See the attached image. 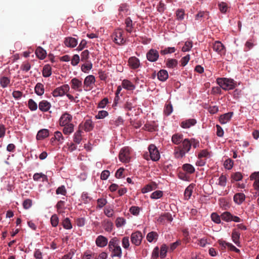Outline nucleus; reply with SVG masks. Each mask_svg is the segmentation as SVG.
<instances>
[{"mask_svg": "<svg viewBox=\"0 0 259 259\" xmlns=\"http://www.w3.org/2000/svg\"><path fill=\"white\" fill-rule=\"evenodd\" d=\"M123 121V119L121 117H118L116 118L111 119L109 121V124L111 125V128H116L122 124Z\"/></svg>", "mask_w": 259, "mask_h": 259, "instance_id": "24", "label": "nucleus"}, {"mask_svg": "<svg viewBox=\"0 0 259 259\" xmlns=\"http://www.w3.org/2000/svg\"><path fill=\"white\" fill-rule=\"evenodd\" d=\"M211 218L213 222L217 224H220L221 223V218L217 213L213 212L211 214Z\"/></svg>", "mask_w": 259, "mask_h": 259, "instance_id": "62", "label": "nucleus"}, {"mask_svg": "<svg viewBox=\"0 0 259 259\" xmlns=\"http://www.w3.org/2000/svg\"><path fill=\"white\" fill-rule=\"evenodd\" d=\"M128 63L131 68L136 69L138 68L140 65L139 60L136 57H131L129 58Z\"/></svg>", "mask_w": 259, "mask_h": 259, "instance_id": "16", "label": "nucleus"}, {"mask_svg": "<svg viewBox=\"0 0 259 259\" xmlns=\"http://www.w3.org/2000/svg\"><path fill=\"white\" fill-rule=\"evenodd\" d=\"M166 65L168 68H174L177 66L178 61L175 59H168Z\"/></svg>", "mask_w": 259, "mask_h": 259, "instance_id": "38", "label": "nucleus"}, {"mask_svg": "<svg viewBox=\"0 0 259 259\" xmlns=\"http://www.w3.org/2000/svg\"><path fill=\"white\" fill-rule=\"evenodd\" d=\"M173 220L171 214L169 212H165L161 214L157 219V221L160 223H164L165 221L171 222Z\"/></svg>", "mask_w": 259, "mask_h": 259, "instance_id": "15", "label": "nucleus"}, {"mask_svg": "<svg viewBox=\"0 0 259 259\" xmlns=\"http://www.w3.org/2000/svg\"><path fill=\"white\" fill-rule=\"evenodd\" d=\"M52 74L51 67L49 65H46L42 70V75L44 77H48Z\"/></svg>", "mask_w": 259, "mask_h": 259, "instance_id": "37", "label": "nucleus"}, {"mask_svg": "<svg viewBox=\"0 0 259 259\" xmlns=\"http://www.w3.org/2000/svg\"><path fill=\"white\" fill-rule=\"evenodd\" d=\"M28 106L29 109L31 111H35L37 108V105L35 102V101L32 99H30L28 101Z\"/></svg>", "mask_w": 259, "mask_h": 259, "instance_id": "43", "label": "nucleus"}, {"mask_svg": "<svg viewBox=\"0 0 259 259\" xmlns=\"http://www.w3.org/2000/svg\"><path fill=\"white\" fill-rule=\"evenodd\" d=\"M140 209V207L138 206H132L130 208V211L132 214L134 215H138L139 214Z\"/></svg>", "mask_w": 259, "mask_h": 259, "instance_id": "61", "label": "nucleus"}, {"mask_svg": "<svg viewBox=\"0 0 259 259\" xmlns=\"http://www.w3.org/2000/svg\"><path fill=\"white\" fill-rule=\"evenodd\" d=\"M49 135V131L47 129H42L38 131L36 135V139L38 140L44 139Z\"/></svg>", "mask_w": 259, "mask_h": 259, "instance_id": "25", "label": "nucleus"}, {"mask_svg": "<svg viewBox=\"0 0 259 259\" xmlns=\"http://www.w3.org/2000/svg\"><path fill=\"white\" fill-rule=\"evenodd\" d=\"M119 159L122 162H128L130 159V149L126 147L122 148L119 154Z\"/></svg>", "mask_w": 259, "mask_h": 259, "instance_id": "8", "label": "nucleus"}, {"mask_svg": "<svg viewBox=\"0 0 259 259\" xmlns=\"http://www.w3.org/2000/svg\"><path fill=\"white\" fill-rule=\"evenodd\" d=\"M112 37L114 42L117 45H124L125 42V39L123 37V31L121 29L116 30Z\"/></svg>", "mask_w": 259, "mask_h": 259, "instance_id": "4", "label": "nucleus"}, {"mask_svg": "<svg viewBox=\"0 0 259 259\" xmlns=\"http://www.w3.org/2000/svg\"><path fill=\"white\" fill-rule=\"evenodd\" d=\"M239 238L240 233L236 231H233L232 234V238L233 242L237 245L239 243Z\"/></svg>", "mask_w": 259, "mask_h": 259, "instance_id": "44", "label": "nucleus"}, {"mask_svg": "<svg viewBox=\"0 0 259 259\" xmlns=\"http://www.w3.org/2000/svg\"><path fill=\"white\" fill-rule=\"evenodd\" d=\"M212 48L214 51L217 52L221 56L225 54L226 50L225 46L220 41H215L213 44Z\"/></svg>", "mask_w": 259, "mask_h": 259, "instance_id": "12", "label": "nucleus"}, {"mask_svg": "<svg viewBox=\"0 0 259 259\" xmlns=\"http://www.w3.org/2000/svg\"><path fill=\"white\" fill-rule=\"evenodd\" d=\"M122 87L127 90H133L135 88L134 84L129 80L124 79L122 82Z\"/></svg>", "mask_w": 259, "mask_h": 259, "instance_id": "28", "label": "nucleus"}, {"mask_svg": "<svg viewBox=\"0 0 259 259\" xmlns=\"http://www.w3.org/2000/svg\"><path fill=\"white\" fill-rule=\"evenodd\" d=\"M183 135L182 134H175L171 137L172 142L176 145H179L183 142Z\"/></svg>", "mask_w": 259, "mask_h": 259, "instance_id": "20", "label": "nucleus"}, {"mask_svg": "<svg viewBox=\"0 0 259 259\" xmlns=\"http://www.w3.org/2000/svg\"><path fill=\"white\" fill-rule=\"evenodd\" d=\"M82 129L81 128V124L78 126V130L73 135V141L76 144H80L82 140Z\"/></svg>", "mask_w": 259, "mask_h": 259, "instance_id": "18", "label": "nucleus"}, {"mask_svg": "<svg viewBox=\"0 0 259 259\" xmlns=\"http://www.w3.org/2000/svg\"><path fill=\"white\" fill-rule=\"evenodd\" d=\"M194 187V185L193 184H191L186 188L184 192V197L186 199L188 200L190 199L192 195Z\"/></svg>", "mask_w": 259, "mask_h": 259, "instance_id": "29", "label": "nucleus"}, {"mask_svg": "<svg viewBox=\"0 0 259 259\" xmlns=\"http://www.w3.org/2000/svg\"><path fill=\"white\" fill-rule=\"evenodd\" d=\"M182 169L187 173L189 174H193L195 172V168L194 166L189 163H186L183 165Z\"/></svg>", "mask_w": 259, "mask_h": 259, "instance_id": "33", "label": "nucleus"}, {"mask_svg": "<svg viewBox=\"0 0 259 259\" xmlns=\"http://www.w3.org/2000/svg\"><path fill=\"white\" fill-rule=\"evenodd\" d=\"M62 225L66 229H71L72 228V224L69 218H65L62 222Z\"/></svg>", "mask_w": 259, "mask_h": 259, "instance_id": "46", "label": "nucleus"}, {"mask_svg": "<svg viewBox=\"0 0 259 259\" xmlns=\"http://www.w3.org/2000/svg\"><path fill=\"white\" fill-rule=\"evenodd\" d=\"M33 180L35 181H40L41 179H42V181H47L48 180L47 176L40 172V173H35L33 176Z\"/></svg>", "mask_w": 259, "mask_h": 259, "instance_id": "32", "label": "nucleus"}, {"mask_svg": "<svg viewBox=\"0 0 259 259\" xmlns=\"http://www.w3.org/2000/svg\"><path fill=\"white\" fill-rule=\"evenodd\" d=\"M94 128V124L91 119H87L83 124V129L86 132H90Z\"/></svg>", "mask_w": 259, "mask_h": 259, "instance_id": "35", "label": "nucleus"}, {"mask_svg": "<svg viewBox=\"0 0 259 259\" xmlns=\"http://www.w3.org/2000/svg\"><path fill=\"white\" fill-rule=\"evenodd\" d=\"M245 196L242 193H238L234 195V201L237 204H241L245 200Z\"/></svg>", "mask_w": 259, "mask_h": 259, "instance_id": "23", "label": "nucleus"}, {"mask_svg": "<svg viewBox=\"0 0 259 259\" xmlns=\"http://www.w3.org/2000/svg\"><path fill=\"white\" fill-rule=\"evenodd\" d=\"M185 12L182 9H178L176 12V16L177 19L179 20H182L184 18Z\"/></svg>", "mask_w": 259, "mask_h": 259, "instance_id": "59", "label": "nucleus"}, {"mask_svg": "<svg viewBox=\"0 0 259 259\" xmlns=\"http://www.w3.org/2000/svg\"><path fill=\"white\" fill-rule=\"evenodd\" d=\"M148 150L149 152V156L150 159L154 161L158 160L160 158L159 152L156 148V147L153 145L151 144L148 147Z\"/></svg>", "mask_w": 259, "mask_h": 259, "instance_id": "6", "label": "nucleus"}, {"mask_svg": "<svg viewBox=\"0 0 259 259\" xmlns=\"http://www.w3.org/2000/svg\"><path fill=\"white\" fill-rule=\"evenodd\" d=\"M72 116L69 113L66 112L64 113L59 119V125L60 126H65L67 124H71L72 120Z\"/></svg>", "mask_w": 259, "mask_h": 259, "instance_id": "9", "label": "nucleus"}, {"mask_svg": "<svg viewBox=\"0 0 259 259\" xmlns=\"http://www.w3.org/2000/svg\"><path fill=\"white\" fill-rule=\"evenodd\" d=\"M168 77V74L166 70L162 69L157 73L158 79L162 81H165Z\"/></svg>", "mask_w": 259, "mask_h": 259, "instance_id": "27", "label": "nucleus"}, {"mask_svg": "<svg viewBox=\"0 0 259 259\" xmlns=\"http://www.w3.org/2000/svg\"><path fill=\"white\" fill-rule=\"evenodd\" d=\"M108 115V113L105 110L100 111L98 114L96 115V118L97 119H103L105 117L107 116Z\"/></svg>", "mask_w": 259, "mask_h": 259, "instance_id": "64", "label": "nucleus"}, {"mask_svg": "<svg viewBox=\"0 0 259 259\" xmlns=\"http://www.w3.org/2000/svg\"><path fill=\"white\" fill-rule=\"evenodd\" d=\"M70 84L71 87L72 89L79 92H81L82 91V83L81 80L74 77L71 80Z\"/></svg>", "mask_w": 259, "mask_h": 259, "instance_id": "11", "label": "nucleus"}, {"mask_svg": "<svg viewBox=\"0 0 259 259\" xmlns=\"http://www.w3.org/2000/svg\"><path fill=\"white\" fill-rule=\"evenodd\" d=\"M125 224V220L123 218L118 217L115 221V225L117 228L123 226Z\"/></svg>", "mask_w": 259, "mask_h": 259, "instance_id": "52", "label": "nucleus"}, {"mask_svg": "<svg viewBox=\"0 0 259 259\" xmlns=\"http://www.w3.org/2000/svg\"><path fill=\"white\" fill-rule=\"evenodd\" d=\"M158 234L155 232H151L147 235V239L149 242H152L154 239H157Z\"/></svg>", "mask_w": 259, "mask_h": 259, "instance_id": "42", "label": "nucleus"}, {"mask_svg": "<svg viewBox=\"0 0 259 259\" xmlns=\"http://www.w3.org/2000/svg\"><path fill=\"white\" fill-rule=\"evenodd\" d=\"M227 178L225 175H222L219 179L218 184L221 186L225 187L226 185Z\"/></svg>", "mask_w": 259, "mask_h": 259, "instance_id": "60", "label": "nucleus"}, {"mask_svg": "<svg viewBox=\"0 0 259 259\" xmlns=\"http://www.w3.org/2000/svg\"><path fill=\"white\" fill-rule=\"evenodd\" d=\"M142 238V233L140 231H136L131 234V242L136 246H139L141 244Z\"/></svg>", "mask_w": 259, "mask_h": 259, "instance_id": "10", "label": "nucleus"}, {"mask_svg": "<svg viewBox=\"0 0 259 259\" xmlns=\"http://www.w3.org/2000/svg\"><path fill=\"white\" fill-rule=\"evenodd\" d=\"M167 247L165 244H163L160 247V256L163 258L166 255Z\"/></svg>", "mask_w": 259, "mask_h": 259, "instance_id": "53", "label": "nucleus"}, {"mask_svg": "<svg viewBox=\"0 0 259 259\" xmlns=\"http://www.w3.org/2000/svg\"><path fill=\"white\" fill-rule=\"evenodd\" d=\"M217 82L222 89L226 91L234 89L236 85V82L231 78H218Z\"/></svg>", "mask_w": 259, "mask_h": 259, "instance_id": "3", "label": "nucleus"}, {"mask_svg": "<svg viewBox=\"0 0 259 259\" xmlns=\"http://www.w3.org/2000/svg\"><path fill=\"white\" fill-rule=\"evenodd\" d=\"M157 188V184L154 182H152L146 185L142 189V192L146 193L149 191H151Z\"/></svg>", "mask_w": 259, "mask_h": 259, "instance_id": "26", "label": "nucleus"}, {"mask_svg": "<svg viewBox=\"0 0 259 259\" xmlns=\"http://www.w3.org/2000/svg\"><path fill=\"white\" fill-rule=\"evenodd\" d=\"M208 17V13L207 12H199L195 16V19L198 20H200V18H206Z\"/></svg>", "mask_w": 259, "mask_h": 259, "instance_id": "54", "label": "nucleus"}, {"mask_svg": "<svg viewBox=\"0 0 259 259\" xmlns=\"http://www.w3.org/2000/svg\"><path fill=\"white\" fill-rule=\"evenodd\" d=\"M69 89L68 84H64L55 89L52 93V95L54 97L62 96L69 91Z\"/></svg>", "mask_w": 259, "mask_h": 259, "instance_id": "7", "label": "nucleus"}, {"mask_svg": "<svg viewBox=\"0 0 259 259\" xmlns=\"http://www.w3.org/2000/svg\"><path fill=\"white\" fill-rule=\"evenodd\" d=\"M96 81L95 77L93 75L87 76L83 81L84 90L85 91H90L93 88V85Z\"/></svg>", "mask_w": 259, "mask_h": 259, "instance_id": "5", "label": "nucleus"}, {"mask_svg": "<svg viewBox=\"0 0 259 259\" xmlns=\"http://www.w3.org/2000/svg\"><path fill=\"white\" fill-rule=\"evenodd\" d=\"M51 105V104L46 100H42L39 102L38 107L40 110L42 112L48 111Z\"/></svg>", "mask_w": 259, "mask_h": 259, "instance_id": "22", "label": "nucleus"}, {"mask_svg": "<svg viewBox=\"0 0 259 259\" xmlns=\"http://www.w3.org/2000/svg\"><path fill=\"white\" fill-rule=\"evenodd\" d=\"M196 123V120L195 119H189L183 121L181 123V126L184 128H188Z\"/></svg>", "mask_w": 259, "mask_h": 259, "instance_id": "21", "label": "nucleus"}, {"mask_svg": "<svg viewBox=\"0 0 259 259\" xmlns=\"http://www.w3.org/2000/svg\"><path fill=\"white\" fill-rule=\"evenodd\" d=\"M233 115V112H230L223 115H221L219 118V121L221 124H225L230 120L232 116Z\"/></svg>", "mask_w": 259, "mask_h": 259, "instance_id": "19", "label": "nucleus"}, {"mask_svg": "<svg viewBox=\"0 0 259 259\" xmlns=\"http://www.w3.org/2000/svg\"><path fill=\"white\" fill-rule=\"evenodd\" d=\"M20 68L22 71L27 72L30 69L31 65L29 62H25L21 65Z\"/></svg>", "mask_w": 259, "mask_h": 259, "instance_id": "57", "label": "nucleus"}, {"mask_svg": "<svg viewBox=\"0 0 259 259\" xmlns=\"http://www.w3.org/2000/svg\"><path fill=\"white\" fill-rule=\"evenodd\" d=\"M64 127L63 129V133L64 135H69L74 131V125L73 123L67 124Z\"/></svg>", "mask_w": 259, "mask_h": 259, "instance_id": "31", "label": "nucleus"}, {"mask_svg": "<svg viewBox=\"0 0 259 259\" xmlns=\"http://www.w3.org/2000/svg\"><path fill=\"white\" fill-rule=\"evenodd\" d=\"M35 54L39 59L42 60L46 57L47 53L41 47H38L36 49Z\"/></svg>", "mask_w": 259, "mask_h": 259, "instance_id": "30", "label": "nucleus"}, {"mask_svg": "<svg viewBox=\"0 0 259 259\" xmlns=\"http://www.w3.org/2000/svg\"><path fill=\"white\" fill-rule=\"evenodd\" d=\"M105 230L107 232H110L113 229V223L109 220H105L103 222Z\"/></svg>", "mask_w": 259, "mask_h": 259, "instance_id": "39", "label": "nucleus"}, {"mask_svg": "<svg viewBox=\"0 0 259 259\" xmlns=\"http://www.w3.org/2000/svg\"><path fill=\"white\" fill-rule=\"evenodd\" d=\"M59 222L58 217L56 214H54L51 218V223L53 227H56Z\"/></svg>", "mask_w": 259, "mask_h": 259, "instance_id": "63", "label": "nucleus"}, {"mask_svg": "<svg viewBox=\"0 0 259 259\" xmlns=\"http://www.w3.org/2000/svg\"><path fill=\"white\" fill-rule=\"evenodd\" d=\"M221 217L223 220L227 222L231 221L232 219V214L228 211L223 212Z\"/></svg>", "mask_w": 259, "mask_h": 259, "instance_id": "41", "label": "nucleus"}, {"mask_svg": "<svg viewBox=\"0 0 259 259\" xmlns=\"http://www.w3.org/2000/svg\"><path fill=\"white\" fill-rule=\"evenodd\" d=\"M192 146L194 148L198 147L199 142L194 138L184 139L181 145L175 148V157L177 158H183L190 151Z\"/></svg>", "mask_w": 259, "mask_h": 259, "instance_id": "1", "label": "nucleus"}, {"mask_svg": "<svg viewBox=\"0 0 259 259\" xmlns=\"http://www.w3.org/2000/svg\"><path fill=\"white\" fill-rule=\"evenodd\" d=\"M163 196V192L160 190H157L153 192L150 196V198L153 199H157L161 198Z\"/></svg>", "mask_w": 259, "mask_h": 259, "instance_id": "47", "label": "nucleus"}, {"mask_svg": "<svg viewBox=\"0 0 259 259\" xmlns=\"http://www.w3.org/2000/svg\"><path fill=\"white\" fill-rule=\"evenodd\" d=\"M90 52L88 50L83 51L81 54V61L84 62H87L89 58Z\"/></svg>", "mask_w": 259, "mask_h": 259, "instance_id": "45", "label": "nucleus"}, {"mask_svg": "<svg viewBox=\"0 0 259 259\" xmlns=\"http://www.w3.org/2000/svg\"><path fill=\"white\" fill-rule=\"evenodd\" d=\"M81 199L84 203H88L92 200V198L89 196L88 193L83 192L81 196Z\"/></svg>", "mask_w": 259, "mask_h": 259, "instance_id": "56", "label": "nucleus"}, {"mask_svg": "<svg viewBox=\"0 0 259 259\" xmlns=\"http://www.w3.org/2000/svg\"><path fill=\"white\" fill-rule=\"evenodd\" d=\"M176 51V49L175 47H168L164 50H162L160 51V53L162 55H166L167 54H170L172 53H174Z\"/></svg>", "mask_w": 259, "mask_h": 259, "instance_id": "51", "label": "nucleus"}, {"mask_svg": "<svg viewBox=\"0 0 259 259\" xmlns=\"http://www.w3.org/2000/svg\"><path fill=\"white\" fill-rule=\"evenodd\" d=\"M107 203V201L104 198H99L97 200V207L99 208H102Z\"/></svg>", "mask_w": 259, "mask_h": 259, "instance_id": "58", "label": "nucleus"}, {"mask_svg": "<svg viewBox=\"0 0 259 259\" xmlns=\"http://www.w3.org/2000/svg\"><path fill=\"white\" fill-rule=\"evenodd\" d=\"M54 139L57 140L60 143H63L64 140L62 133L59 131H57L55 133Z\"/></svg>", "mask_w": 259, "mask_h": 259, "instance_id": "48", "label": "nucleus"}, {"mask_svg": "<svg viewBox=\"0 0 259 259\" xmlns=\"http://www.w3.org/2000/svg\"><path fill=\"white\" fill-rule=\"evenodd\" d=\"M173 108L171 104L169 103L166 104L164 109V113L166 116H169L172 112Z\"/></svg>", "mask_w": 259, "mask_h": 259, "instance_id": "40", "label": "nucleus"}, {"mask_svg": "<svg viewBox=\"0 0 259 259\" xmlns=\"http://www.w3.org/2000/svg\"><path fill=\"white\" fill-rule=\"evenodd\" d=\"M35 93L38 96H41L44 93V86L41 83H37L34 88Z\"/></svg>", "mask_w": 259, "mask_h": 259, "instance_id": "34", "label": "nucleus"}, {"mask_svg": "<svg viewBox=\"0 0 259 259\" xmlns=\"http://www.w3.org/2000/svg\"><path fill=\"white\" fill-rule=\"evenodd\" d=\"M10 83V78L6 76H3L0 78V84L3 88H7Z\"/></svg>", "mask_w": 259, "mask_h": 259, "instance_id": "36", "label": "nucleus"}, {"mask_svg": "<svg viewBox=\"0 0 259 259\" xmlns=\"http://www.w3.org/2000/svg\"><path fill=\"white\" fill-rule=\"evenodd\" d=\"M77 40L72 37H66L64 40L65 45L69 48H74L77 46Z\"/></svg>", "mask_w": 259, "mask_h": 259, "instance_id": "17", "label": "nucleus"}, {"mask_svg": "<svg viewBox=\"0 0 259 259\" xmlns=\"http://www.w3.org/2000/svg\"><path fill=\"white\" fill-rule=\"evenodd\" d=\"M224 165L225 168L231 169L233 166V161L232 159L228 158L225 161Z\"/></svg>", "mask_w": 259, "mask_h": 259, "instance_id": "55", "label": "nucleus"}, {"mask_svg": "<svg viewBox=\"0 0 259 259\" xmlns=\"http://www.w3.org/2000/svg\"><path fill=\"white\" fill-rule=\"evenodd\" d=\"M96 244L98 247H104L108 244V239L103 235H99L96 239Z\"/></svg>", "mask_w": 259, "mask_h": 259, "instance_id": "14", "label": "nucleus"}, {"mask_svg": "<svg viewBox=\"0 0 259 259\" xmlns=\"http://www.w3.org/2000/svg\"><path fill=\"white\" fill-rule=\"evenodd\" d=\"M56 193L58 195L61 194L62 195L65 196L67 194V191L65 186L64 185H62L57 189Z\"/></svg>", "mask_w": 259, "mask_h": 259, "instance_id": "50", "label": "nucleus"}, {"mask_svg": "<svg viewBox=\"0 0 259 259\" xmlns=\"http://www.w3.org/2000/svg\"><path fill=\"white\" fill-rule=\"evenodd\" d=\"M120 241L117 237L112 238L108 244L109 250L112 252L111 256H117L119 258L122 255V250L119 245Z\"/></svg>", "mask_w": 259, "mask_h": 259, "instance_id": "2", "label": "nucleus"}, {"mask_svg": "<svg viewBox=\"0 0 259 259\" xmlns=\"http://www.w3.org/2000/svg\"><path fill=\"white\" fill-rule=\"evenodd\" d=\"M192 41H187L185 43V45L183 47L182 49V51L183 52H188L190 50V49L192 47Z\"/></svg>", "mask_w": 259, "mask_h": 259, "instance_id": "49", "label": "nucleus"}, {"mask_svg": "<svg viewBox=\"0 0 259 259\" xmlns=\"http://www.w3.org/2000/svg\"><path fill=\"white\" fill-rule=\"evenodd\" d=\"M158 52L154 49H150L147 53L146 57L148 61L150 62H155L159 58Z\"/></svg>", "mask_w": 259, "mask_h": 259, "instance_id": "13", "label": "nucleus"}]
</instances>
